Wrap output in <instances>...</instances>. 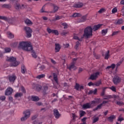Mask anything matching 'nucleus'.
<instances>
[{"instance_id":"nucleus-39","label":"nucleus","mask_w":124,"mask_h":124,"mask_svg":"<svg viewBox=\"0 0 124 124\" xmlns=\"http://www.w3.org/2000/svg\"><path fill=\"white\" fill-rule=\"evenodd\" d=\"M8 37H9V38H13L14 37V35H13L11 32H8Z\"/></svg>"},{"instance_id":"nucleus-10","label":"nucleus","mask_w":124,"mask_h":124,"mask_svg":"<svg viewBox=\"0 0 124 124\" xmlns=\"http://www.w3.org/2000/svg\"><path fill=\"white\" fill-rule=\"evenodd\" d=\"M13 93V89L10 87L8 88L5 92V95H10Z\"/></svg>"},{"instance_id":"nucleus-30","label":"nucleus","mask_w":124,"mask_h":124,"mask_svg":"<svg viewBox=\"0 0 124 124\" xmlns=\"http://www.w3.org/2000/svg\"><path fill=\"white\" fill-rule=\"evenodd\" d=\"M31 100L33 101H39V97H38V96H32Z\"/></svg>"},{"instance_id":"nucleus-43","label":"nucleus","mask_w":124,"mask_h":124,"mask_svg":"<svg viewBox=\"0 0 124 124\" xmlns=\"http://www.w3.org/2000/svg\"><path fill=\"white\" fill-rule=\"evenodd\" d=\"M4 50L5 53H10V52L11 51V49L9 47L5 48Z\"/></svg>"},{"instance_id":"nucleus-50","label":"nucleus","mask_w":124,"mask_h":124,"mask_svg":"<svg viewBox=\"0 0 124 124\" xmlns=\"http://www.w3.org/2000/svg\"><path fill=\"white\" fill-rule=\"evenodd\" d=\"M119 32H120V31H114L113 32H112V36H114V35H117V34H118Z\"/></svg>"},{"instance_id":"nucleus-21","label":"nucleus","mask_w":124,"mask_h":124,"mask_svg":"<svg viewBox=\"0 0 124 124\" xmlns=\"http://www.w3.org/2000/svg\"><path fill=\"white\" fill-rule=\"evenodd\" d=\"M24 116L27 118L29 119L31 116V111L29 110H27L24 112Z\"/></svg>"},{"instance_id":"nucleus-8","label":"nucleus","mask_w":124,"mask_h":124,"mask_svg":"<svg viewBox=\"0 0 124 124\" xmlns=\"http://www.w3.org/2000/svg\"><path fill=\"white\" fill-rule=\"evenodd\" d=\"M32 87V88L34 89V90H36V91H38V92L41 91V89H42V87L41 86V85L36 84H33Z\"/></svg>"},{"instance_id":"nucleus-44","label":"nucleus","mask_w":124,"mask_h":124,"mask_svg":"<svg viewBox=\"0 0 124 124\" xmlns=\"http://www.w3.org/2000/svg\"><path fill=\"white\" fill-rule=\"evenodd\" d=\"M80 43H79V42H77L76 43V46H75V48L76 50H77L78 49V47H79V46H80Z\"/></svg>"},{"instance_id":"nucleus-2","label":"nucleus","mask_w":124,"mask_h":124,"mask_svg":"<svg viewBox=\"0 0 124 124\" xmlns=\"http://www.w3.org/2000/svg\"><path fill=\"white\" fill-rule=\"evenodd\" d=\"M84 37L90 38L93 36V28L91 26L86 27L84 31Z\"/></svg>"},{"instance_id":"nucleus-37","label":"nucleus","mask_w":124,"mask_h":124,"mask_svg":"<svg viewBox=\"0 0 124 124\" xmlns=\"http://www.w3.org/2000/svg\"><path fill=\"white\" fill-rule=\"evenodd\" d=\"M110 98H113L112 95H105L104 96V99H110Z\"/></svg>"},{"instance_id":"nucleus-55","label":"nucleus","mask_w":124,"mask_h":124,"mask_svg":"<svg viewBox=\"0 0 124 124\" xmlns=\"http://www.w3.org/2000/svg\"><path fill=\"white\" fill-rule=\"evenodd\" d=\"M94 101L96 102V104H98V103H99V101H100V98H96Z\"/></svg>"},{"instance_id":"nucleus-34","label":"nucleus","mask_w":124,"mask_h":124,"mask_svg":"<svg viewBox=\"0 0 124 124\" xmlns=\"http://www.w3.org/2000/svg\"><path fill=\"white\" fill-rule=\"evenodd\" d=\"M81 16H82V15H81V14L78 13H74L73 15V17H81Z\"/></svg>"},{"instance_id":"nucleus-32","label":"nucleus","mask_w":124,"mask_h":124,"mask_svg":"<svg viewBox=\"0 0 124 124\" xmlns=\"http://www.w3.org/2000/svg\"><path fill=\"white\" fill-rule=\"evenodd\" d=\"M102 104H100L97 106V107L93 109V111H96L97 110L101 109L102 108Z\"/></svg>"},{"instance_id":"nucleus-17","label":"nucleus","mask_w":124,"mask_h":124,"mask_svg":"<svg viewBox=\"0 0 124 124\" xmlns=\"http://www.w3.org/2000/svg\"><path fill=\"white\" fill-rule=\"evenodd\" d=\"M92 106H91V103H87L85 104L82 105L83 109H90Z\"/></svg>"},{"instance_id":"nucleus-35","label":"nucleus","mask_w":124,"mask_h":124,"mask_svg":"<svg viewBox=\"0 0 124 124\" xmlns=\"http://www.w3.org/2000/svg\"><path fill=\"white\" fill-rule=\"evenodd\" d=\"M87 20V16H83L80 19V20L79 22H85V21Z\"/></svg>"},{"instance_id":"nucleus-57","label":"nucleus","mask_w":124,"mask_h":124,"mask_svg":"<svg viewBox=\"0 0 124 124\" xmlns=\"http://www.w3.org/2000/svg\"><path fill=\"white\" fill-rule=\"evenodd\" d=\"M36 105H37V106H41L43 105V104L40 102H38L36 103Z\"/></svg>"},{"instance_id":"nucleus-46","label":"nucleus","mask_w":124,"mask_h":124,"mask_svg":"<svg viewBox=\"0 0 124 124\" xmlns=\"http://www.w3.org/2000/svg\"><path fill=\"white\" fill-rule=\"evenodd\" d=\"M107 32H108V30H107V29L103 30L102 31V34H104V35H105V34H106V33H107Z\"/></svg>"},{"instance_id":"nucleus-24","label":"nucleus","mask_w":124,"mask_h":124,"mask_svg":"<svg viewBox=\"0 0 124 124\" xmlns=\"http://www.w3.org/2000/svg\"><path fill=\"white\" fill-rule=\"evenodd\" d=\"M97 93V89H95L94 90H90L88 93V94H96Z\"/></svg>"},{"instance_id":"nucleus-33","label":"nucleus","mask_w":124,"mask_h":124,"mask_svg":"<svg viewBox=\"0 0 124 124\" xmlns=\"http://www.w3.org/2000/svg\"><path fill=\"white\" fill-rule=\"evenodd\" d=\"M24 22L25 24H26V25H31V20L28 18L25 19Z\"/></svg>"},{"instance_id":"nucleus-56","label":"nucleus","mask_w":124,"mask_h":124,"mask_svg":"<svg viewBox=\"0 0 124 124\" xmlns=\"http://www.w3.org/2000/svg\"><path fill=\"white\" fill-rule=\"evenodd\" d=\"M50 61H51L52 63H53V64H57V62H56V61H55V60H53V59L50 58Z\"/></svg>"},{"instance_id":"nucleus-14","label":"nucleus","mask_w":124,"mask_h":124,"mask_svg":"<svg viewBox=\"0 0 124 124\" xmlns=\"http://www.w3.org/2000/svg\"><path fill=\"white\" fill-rule=\"evenodd\" d=\"M102 26H103V24H98L94 25L92 30L93 31H96L99 30V29H100L101 27H102Z\"/></svg>"},{"instance_id":"nucleus-53","label":"nucleus","mask_w":124,"mask_h":124,"mask_svg":"<svg viewBox=\"0 0 124 124\" xmlns=\"http://www.w3.org/2000/svg\"><path fill=\"white\" fill-rule=\"evenodd\" d=\"M122 62H123V61H120L119 62H118L117 64H116V68H118V67H119V66H120V65H121V64H122Z\"/></svg>"},{"instance_id":"nucleus-3","label":"nucleus","mask_w":124,"mask_h":124,"mask_svg":"<svg viewBox=\"0 0 124 124\" xmlns=\"http://www.w3.org/2000/svg\"><path fill=\"white\" fill-rule=\"evenodd\" d=\"M7 62H11V66H18L20 64V62L16 61V58L13 57H7L6 59Z\"/></svg>"},{"instance_id":"nucleus-12","label":"nucleus","mask_w":124,"mask_h":124,"mask_svg":"<svg viewBox=\"0 0 124 124\" xmlns=\"http://www.w3.org/2000/svg\"><path fill=\"white\" fill-rule=\"evenodd\" d=\"M76 62H72L69 66H67V68L68 69L71 70V69H76V66H75Z\"/></svg>"},{"instance_id":"nucleus-62","label":"nucleus","mask_w":124,"mask_h":124,"mask_svg":"<svg viewBox=\"0 0 124 124\" xmlns=\"http://www.w3.org/2000/svg\"><path fill=\"white\" fill-rule=\"evenodd\" d=\"M88 86H89V87H91V86H94V83L90 82L88 83Z\"/></svg>"},{"instance_id":"nucleus-48","label":"nucleus","mask_w":124,"mask_h":124,"mask_svg":"<svg viewBox=\"0 0 124 124\" xmlns=\"http://www.w3.org/2000/svg\"><path fill=\"white\" fill-rule=\"evenodd\" d=\"M62 26H63L64 29H67L68 28V25L66 23H62Z\"/></svg>"},{"instance_id":"nucleus-28","label":"nucleus","mask_w":124,"mask_h":124,"mask_svg":"<svg viewBox=\"0 0 124 124\" xmlns=\"http://www.w3.org/2000/svg\"><path fill=\"white\" fill-rule=\"evenodd\" d=\"M109 53H110V51L109 50H108V51L106 52L105 54V60H108V59H109V57H110V54H109Z\"/></svg>"},{"instance_id":"nucleus-47","label":"nucleus","mask_w":124,"mask_h":124,"mask_svg":"<svg viewBox=\"0 0 124 124\" xmlns=\"http://www.w3.org/2000/svg\"><path fill=\"white\" fill-rule=\"evenodd\" d=\"M21 72L22 73H25L26 72V68H25V66H22L21 67Z\"/></svg>"},{"instance_id":"nucleus-64","label":"nucleus","mask_w":124,"mask_h":124,"mask_svg":"<svg viewBox=\"0 0 124 124\" xmlns=\"http://www.w3.org/2000/svg\"><path fill=\"white\" fill-rule=\"evenodd\" d=\"M67 33H68V32H66V31H63L61 33V34H62V35H66V34H67Z\"/></svg>"},{"instance_id":"nucleus-51","label":"nucleus","mask_w":124,"mask_h":124,"mask_svg":"<svg viewBox=\"0 0 124 124\" xmlns=\"http://www.w3.org/2000/svg\"><path fill=\"white\" fill-rule=\"evenodd\" d=\"M28 119V118L24 115V116L21 117V121L24 122V121H26V120Z\"/></svg>"},{"instance_id":"nucleus-59","label":"nucleus","mask_w":124,"mask_h":124,"mask_svg":"<svg viewBox=\"0 0 124 124\" xmlns=\"http://www.w3.org/2000/svg\"><path fill=\"white\" fill-rule=\"evenodd\" d=\"M110 89L111 91H112L113 92H116V87H114V86H112L110 88Z\"/></svg>"},{"instance_id":"nucleus-6","label":"nucleus","mask_w":124,"mask_h":124,"mask_svg":"<svg viewBox=\"0 0 124 124\" xmlns=\"http://www.w3.org/2000/svg\"><path fill=\"white\" fill-rule=\"evenodd\" d=\"M121 81H122V78L119 77H116L113 78L114 85H118L119 83H121Z\"/></svg>"},{"instance_id":"nucleus-58","label":"nucleus","mask_w":124,"mask_h":124,"mask_svg":"<svg viewBox=\"0 0 124 124\" xmlns=\"http://www.w3.org/2000/svg\"><path fill=\"white\" fill-rule=\"evenodd\" d=\"M40 70H43L44 69H45V65H41L40 67Z\"/></svg>"},{"instance_id":"nucleus-41","label":"nucleus","mask_w":124,"mask_h":124,"mask_svg":"<svg viewBox=\"0 0 124 124\" xmlns=\"http://www.w3.org/2000/svg\"><path fill=\"white\" fill-rule=\"evenodd\" d=\"M79 88H80V84H79L78 83H76V85H75V89L77 91H79Z\"/></svg>"},{"instance_id":"nucleus-25","label":"nucleus","mask_w":124,"mask_h":124,"mask_svg":"<svg viewBox=\"0 0 124 124\" xmlns=\"http://www.w3.org/2000/svg\"><path fill=\"white\" fill-rule=\"evenodd\" d=\"M31 55L32 58H33L34 59H36V58H37V55L36 54V53H35V51L33 50L32 47L31 48Z\"/></svg>"},{"instance_id":"nucleus-20","label":"nucleus","mask_w":124,"mask_h":124,"mask_svg":"<svg viewBox=\"0 0 124 124\" xmlns=\"http://www.w3.org/2000/svg\"><path fill=\"white\" fill-rule=\"evenodd\" d=\"M54 115L56 119H59L60 118V113L59 112V110H58V109L54 110Z\"/></svg>"},{"instance_id":"nucleus-15","label":"nucleus","mask_w":124,"mask_h":124,"mask_svg":"<svg viewBox=\"0 0 124 124\" xmlns=\"http://www.w3.org/2000/svg\"><path fill=\"white\" fill-rule=\"evenodd\" d=\"M16 79V76L15 75H13L12 76H9V80L10 83H13L14 81Z\"/></svg>"},{"instance_id":"nucleus-18","label":"nucleus","mask_w":124,"mask_h":124,"mask_svg":"<svg viewBox=\"0 0 124 124\" xmlns=\"http://www.w3.org/2000/svg\"><path fill=\"white\" fill-rule=\"evenodd\" d=\"M124 24V19L119 18L115 22V25H123Z\"/></svg>"},{"instance_id":"nucleus-19","label":"nucleus","mask_w":124,"mask_h":124,"mask_svg":"<svg viewBox=\"0 0 124 124\" xmlns=\"http://www.w3.org/2000/svg\"><path fill=\"white\" fill-rule=\"evenodd\" d=\"M83 3L79 2L78 4H74L73 7H75V8H81V7H83Z\"/></svg>"},{"instance_id":"nucleus-29","label":"nucleus","mask_w":124,"mask_h":124,"mask_svg":"<svg viewBox=\"0 0 124 124\" xmlns=\"http://www.w3.org/2000/svg\"><path fill=\"white\" fill-rule=\"evenodd\" d=\"M40 13H49V12L45 11V5H44L40 11Z\"/></svg>"},{"instance_id":"nucleus-42","label":"nucleus","mask_w":124,"mask_h":124,"mask_svg":"<svg viewBox=\"0 0 124 124\" xmlns=\"http://www.w3.org/2000/svg\"><path fill=\"white\" fill-rule=\"evenodd\" d=\"M86 115V112L83 110L80 111V117H84Z\"/></svg>"},{"instance_id":"nucleus-31","label":"nucleus","mask_w":124,"mask_h":124,"mask_svg":"<svg viewBox=\"0 0 124 124\" xmlns=\"http://www.w3.org/2000/svg\"><path fill=\"white\" fill-rule=\"evenodd\" d=\"M99 121V117H93V124H95L97 122Z\"/></svg>"},{"instance_id":"nucleus-16","label":"nucleus","mask_w":124,"mask_h":124,"mask_svg":"<svg viewBox=\"0 0 124 124\" xmlns=\"http://www.w3.org/2000/svg\"><path fill=\"white\" fill-rule=\"evenodd\" d=\"M13 1H14V3H15V7L16 9H21V8H23V7L24 6V5H22V7H21V5H20V4L16 3V0H15Z\"/></svg>"},{"instance_id":"nucleus-54","label":"nucleus","mask_w":124,"mask_h":124,"mask_svg":"<svg viewBox=\"0 0 124 124\" xmlns=\"http://www.w3.org/2000/svg\"><path fill=\"white\" fill-rule=\"evenodd\" d=\"M118 11V9H117V8H114L112 10V13H116V12Z\"/></svg>"},{"instance_id":"nucleus-23","label":"nucleus","mask_w":124,"mask_h":124,"mask_svg":"<svg viewBox=\"0 0 124 124\" xmlns=\"http://www.w3.org/2000/svg\"><path fill=\"white\" fill-rule=\"evenodd\" d=\"M100 85H102V81L101 79H99L94 82V86H96V87H99Z\"/></svg>"},{"instance_id":"nucleus-63","label":"nucleus","mask_w":124,"mask_h":124,"mask_svg":"<svg viewBox=\"0 0 124 124\" xmlns=\"http://www.w3.org/2000/svg\"><path fill=\"white\" fill-rule=\"evenodd\" d=\"M118 121H119V122H122V121H124V118L123 117H121V116H119Z\"/></svg>"},{"instance_id":"nucleus-49","label":"nucleus","mask_w":124,"mask_h":124,"mask_svg":"<svg viewBox=\"0 0 124 124\" xmlns=\"http://www.w3.org/2000/svg\"><path fill=\"white\" fill-rule=\"evenodd\" d=\"M74 39H76L77 40H78L79 41H81L82 40V38L79 39V37H78V36H74Z\"/></svg>"},{"instance_id":"nucleus-27","label":"nucleus","mask_w":124,"mask_h":124,"mask_svg":"<svg viewBox=\"0 0 124 124\" xmlns=\"http://www.w3.org/2000/svg\"><path fill=\"white\" fill-rule=\"evenodd\" d=\"M116 67V65L115 64H112L110 66H108L106 67V69L109 70L110 68H111L112 69H114Z\"/></svg>"},{"instance_id":"nucleus-61","label":"nucleus","mask_w":124,"mask_h":124,"mask_svg":"<svg viewBox=\"0 0 124 124\" xmlns=\"http://www.w3.org/2000/svg\"><path fill=\"white\" fill-rule=\"evenodd\" d=\"M5 98H6L5 96H1L0 97V100H5Z\"/></svg>"},{"instance_id":"nucleus-1","label":"nucleus","mask_w":124,"mask_h":124,"mask_svg":"<svg viewBox=\"0 0 124 124\" xmlns=\"http://www.w3.org/2000/svg\"><path fill=\"white\" fill-rule=\"evenodd\" d=\"M31 42H20L19 43L18 48L19 49H22L25 51H31Z\"/></svg>"},{"instance_id":"nucleus-13","label":"nucleus","mask_w":124,"mask_h":124,"mask_svg":"<svg viewBox=\"0 0 124 124\" xmlns=\"http://www.w3.org/2000/svg\"><path fill=\"white\" fill-rule=\"evenodd\" d=\"M116 119V116L114 115H110L109 117H108L107 121L110 123H113L114 120Z\"/></svg>"},{"instance_id":"nucleus-38","label":"nucleus","mask_w":124,"mask_h":124,"mask_svg":"<svg viewBox=\"0 0 124 124\" xmlns=\"http://www.w3.org/2000/svg\"><path fill=\"white\" fill-rule=\"evenodd\" d=\"M107 89V87H105L103 89V91L101 93V96H105V90Z\"/></svg>"},{"instance_id":"nucleus-26","label":"nucleus","mask_w":124,"mask_h":124,"mask_svg":"<svg viewBox=\"0 0 124 124\" xmlns=\"http://www.w3.org/2000/svg\"><path fill=\"white\" fill-rule=\"evenodd\" d=\"M53 79L54 81H55L56 84H59V82L58 81V76H57V74L53 73Z\"/></svg>"},{"instance_id":"nucleus-5","label":"nucleus","mask_w":124,"mask_h":124,"mask_svg":"<svg viewBox=\"0 0 124 124\" xmlns=\"http://www.w3.org/2000/svg\"><path fill=\"white\" fill-rule=\"evenodd\" d=\"M98 75H99V72H96L93 75H91L90 77V79L91 80H96L98 77Z\"/></svg>"},{"instance_id":"nucleus-40","label":"nucleus","mask_w":124,"mask_h":124,"mask_svg":"<svg viewBox=\"0 0 124 124\" xmlns=\"http://www.w3.org/2000/svg\"><path fill=\"white\" fill-rule=\"evenodd\" d=\"M44 77H45V75L42 74V75H40L37 76L36 77V78H37V79H41L42 78H44Z\"/></svg>"},{"instance_id":"nucleus-9","label":"nucleus","mask_w":124,"mask_h":124,"mask_svg":"<svg viewBox=\"0 0 124 124\" xmlns=\"http://www.w3.org/2000/svg\"><path fill=\"white\" fill-rule=\"evenodd\" d=\"M46 31L48 33H54L56 35H59V32L57 30H51V29L47 28Z\"/></svg>"},{"instance_id":"nucleus-52","label":"nucleus","mask_w":124,"mask_h":124,"mask_svg":"<svg viewBox=\"0 0 124 124\" xmlns=\"http://www.w3.org/2000/svg\"><path fill=\"white\" fill-rule=\"evenodd\" d=\"M105 9L104 8H101L100 9V10L98 11V13H99L100 14H101V13H103V12H104Z\"/></svg>"},{"instance_id":"nucleus-4","label":"nucleus","mask_w":124,"mask_h":124,"mask_svg":"<svg viewBox=\"0 0 124 124\" xmlns=\"http://www.w3.org/2000/svg\"><path fill=\"white\" fill-rule=\"evenodd\" d=\"M26 93V90L24 87L21 86L19 92H17L15 95V98H18V97H21V96H23V94Z\"/></svg>"},{"instance_id":"nucleus-22","label":"nucleus","mask_w":124,"mask_h":124,"mask_svg":"<svg viewBox=\"0 0 124 124\" xmlns=\"http://www.w3.org/2000/svg\"><path fill=\"white\" fill-rule=\"evenodd\" d=\"M55 52L57 53V52H60V50H61V46L59 44H55Z\"/></svg>"},{"instance_id":"nucleus-7","label":"nucleus","mask_w":124,"mask_h":124,"mask_svg":"<svg viewBox=\"0 0 124 124\" xmlns=\"http://www.w3.org/2000/svg\"><path fill=\"white\" fill-rule=\"evenodd\" d=\"M25 31L26 32L27 37H31V29L29 27H25Z\"/></svg>"},{"instance_id":"nucleus-60","label":"nucleus","mask_w":124,"mask_h":124,"mask_svg":"<svg viewBox=\"0 0 124 124\" xmlns=\"http://www.w3.org/2000/svg\"><path fill=\"white\" fill-rule=\"evenodd\" d=\"M82 90H84V86H83V85H79V91H82Z\"/></svg>"},{"instance_id":"nucleus-36","label":"nucleus","mask_w":124,"mask_h":124,"mask_svg":"<svg viewBox=\"0 0 124 124\" xmlns=\"http://www.w3.org/2000/svg\"><path fill=\"white\" fill-rule=\"evenodd\" d=\"M112 97V98H114V100H117V99H118V100H120V97L117 95H113L111 96Z\"/></svg>"},{"instance_id":"nucleus-45","label":"nucleus","mask_w":124,"mask_h":124,"mask_svg":"<svg viewBox=\"0 0 124 124\" xmlns=\"http://www.w3.org/2000/svg\"><path fill=\"white\" fill-rule=\"evenodd\" d=\"M116 104L121 106V105H124V102L122 101H116Z\"/></svg>"},{"instance_id":"nucleus-11","label":"nucleus","mask_w":124,"mask_h":124,"mask_svg":"<svg viewBox=\"0 0 124 124\" xmlns=\"http://www.w3.org/2000/svg\"><path fill=\"white\" fill-rule=\"evenodd\" d=\"M50 5L53 6V11L49 12V13H56V12H58V10H59V7L55 4L50 3Z\"/></svg>"}]
</instances>
